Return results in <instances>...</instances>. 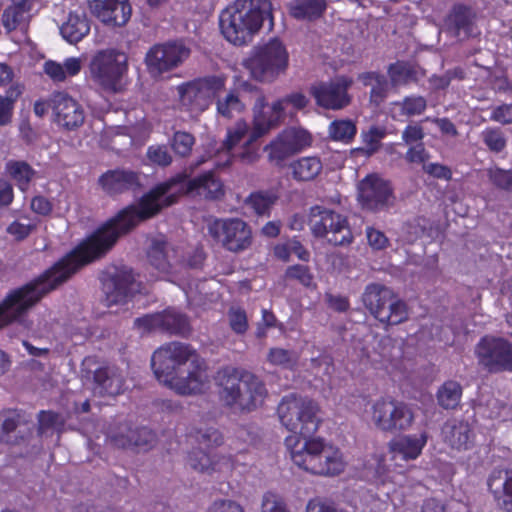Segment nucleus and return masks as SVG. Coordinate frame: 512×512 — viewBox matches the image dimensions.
Instances as JSON below:
<instances>
[{
	"instance_id": "obj_1",
	"label": "nucleus",
	"mask_w": 512,
	"mask_h": 512,
	"mask_svg": "<svg viewBox=\"0 0 512 512\" xmlns=\"http://www.w3.org/2000/svg\"><path fill=\"white\" fill-rule=\"evenodd\" d=\"M151 366L158 381L179 394L200 392L206 380L195 351L185 343L174 341L158 348Z\"/></svg>"
},
{
	"instance_id": "obj_2",
	"label": "nucleus",
	"mask_w": 512,
	"mask_h": 512,
	"mask_svg": "<svg viewBox=\"0 0 512 512\" xmlns=\"http://www.w3.org/2000/svg\"><path fill=\"white\" fill-rule=\"evenodd\" d=\"M273 25L272 5L269 0H236L219 16V27L224 38L235 46L252 41L265 20Z\"/></svg>"
},
{
	"instance_id": "obj_3",
	"label": "nucleus",
	"mask_w": 512,
	"mask_h": 512,
	"mask_svg": "<svg viewBox=\"0 0 512 512\" xmlns=\"http://www.w3.org/2000/svg\"><path fill=\"white\" fill-rule=\"evenodd\" d=\"M224 405L234 411L250 413L262 406L267 397L265 383L254 373L226 366L215 377Z\"/></svg>"
},
{
	"instance_id": "obj_4",
	"label": "nucleus",
	"mask_w": 512,
	"mask_h": 512,
	"mask_svg": "<svg viewBox=\"0 0 512 512\" xmlns=\"http://www.w3.org/2000/svg\"><path fill=\"white\" fill-rule=\"evenodd\" d=\"M285 446L294 464L312 474L333 476L344 469L340 451L320 438L290 435Z\"/></svg>"
},
{
	"instance_id": "obj_5",
	"label": "nucleus",
	"mask_w": 512,
	"mask_h": 512,
	"mask_svg": "<svg viewBox=\"0 0 512 512\" xmlns=\"http://www.w3.org/2000/svg\"><path fill=\"white\" fill-rule=\"evenodd\" d=\"M273 128L265 117H256V126L249 129L245 121H237L233 127L227 130L226 139L222 142L217 152H225L228 159L225 164L235 158L244 164H252L260 158L258 142L265 133Z\"/></svg>"
},
{
	"instance_id": "obj_6",
	"label": "nucleus",
	"mask_w": 512,
	"mask_h": 512,
	"mask_svg": "<svg viewBox=\"0 0 512 512\" xmlns=\"http://www.w3.org/2000/svg\"><path fill=\"white\" fill-rule=\"evenodd\" d=\"M277 412L281 424L293 432V435L300 437L312 436L321 422L318 404L312 399L294 393L283 397Z\"/></svg>"
},
{
	"instance_id": "obj_7",
	"label": "nucleus",
	"mask_w": 512,
	"mask_h": 512,
	"mask_svg": "<svg viewBox=\"0 0 512 512\" xmlns=\"http://www.w3.org/2000/svg\"><path fill=\"white\" fill-rule=\"evenodd\" d=\"M361 301L366 310L384 325H398L408 319L406 303L389 287L373 282L365 286Z\"/></svg>"
},
{
	"instance_id": "obj_8",
	"label": "nucleus",
	"mask_w": 512,
	"mask_h": 512,
	"mask_svg": "<svg viewBox=\"0 0 512 512\" xmlns=\"http://www.w3.org/2000/svg\"><path fill=\"white\" fill-rule=\"evenodd\" d=\"M288 52L278 39L253 48L250 56L243 61L251 77L260 82L270 83L288 66Z\"/></svg>"
},
{
	"instance_id": "obj_9",
	"label": "nucleus",
	"mask_w": 512,
	"mask_h": 512,
	"mask_svg": "<svg viewBox=\"0 0 512 512\" xmlns=\"http://www.w3.org/2000/svg\"><path fill=\"white\" fill-rule=\"evenodd\" d=\"M128 57L125 53L114 50H102L95 54L90 62L92 77L105 89L115 93L126 86Z\"/></svg>"
},
{
	"instance_id": "obj_10",
	"label": "nucleus",
	"mask_w": 512,
	"mask_h": 512,
	"mask_svg": "<svg viewBox=\"0 0 512 512\" xmlns=\"http://www.w3.org/2000/svg\"><path fill=\"white\" fill-rule=\"evenodd\" d=\"M207 231L218 245L232 253H241L253 243L252 229L241 218H215L207 224Z\"/></svg>"
},
{
	"instance_id": "obj_11",
	"label": "nucleus",
	"mask_w": 512,
	"mask_h": 512,
	"mask_svg": "<svg viewBox=\"0 0 512 512\" xmlns=\"http://www.w3.org/2000/svg\"><path fill=\"white\" fill-rule=\"evenodd\" d=\"M310 225L315 236L325 237L335 246L349 245L353 241L347 219L334 210L321 206L312 207Z\"/></svg>"
},
{
	"instance_id": "obj_12",
	"label": "nucleus",
	"mask_w": 512,
	"mask_h": 512,
	"mask_svg": "<svg viewBox=\"0 0 512 512\" xmlns=\"http://www.w3.org/2000/svg\"><path fill=\"white\" fill-rule=\"evenodd\" d=\"M371 418L379 430L397 433L408 430L412 426L415 416L407 403L381 398L372 405Z\"/></svg>"
},
{
	"instance_id": "obj_13",
	"label": "nucleus",
	"mask_w": 512,
	"mask_h": 512,
	"mask_svg": "<svg viewBox=\"0 0 512 512\" xmlns=\"http://www.w3.org/2000/svg\"><path fill=\"white\" fill-rule=\"evenodd\" d=\"M103 302L107 307L124 304L138 291V283L131 268L114 266L108 268L102 275Z\"/></svg>"
},
{
	"instance_id": "obj_14",
	"label": "nucleus",
	"mask_w": 512,
	"mask_h": 512,
	"mask_svg": "<svg viewBox=\"0 0 512 512\" xmlns=\"http://www.w3.org/2000/svg\"><path fill=\"white\" fill-rule=\"evenodd\" d=\"M475 354L479 364L491 373L512 371V343L502 337H482Z\"/></svg>"
},
{
	"instance_id": "obj_15",
	"label": "nucleus",
	"mask_w": 512,
	"mask_h": 512,
	"mask_svg": "<svg viewBox=\"0 0 512 512\" xmlns=\"http://www.w3.org/2000/svg\"><path fill=\"white\" fill-rule=\"evenodd\" d=\"M134 326L144 332L160 331L181 337H187L191 332L189 318L175 308L138 317L134 320Z\"/></svg>"
},
{
	"instance_id": "obj_16",
	"label": "nucleus",
	"mask_w": 512,
	"mask_h": 512,
	"mask_svg": "<svg viewBox=\"0 0 512 512\" xmlns=\"http://www.w3.org/2000/svg\"><path fill=\"white\" fill-rule=\"evenodd\" d=\"M352 84L351 78L338 76L334 80L311 85L309 93L319 107L334 111L342 110L351 103L352 98L348 90Z\"/></svg>"
},
{
	"instance_id": "obj_17",
	"label": "nucleus",
	"mask_w": 512,
	"mask_h": 512,
	"mask_svg": "<svg viewBox=\"0 0 512 512\" xmlns=\"http://www.w3.org/2000/svg\"><path fill=\"white\" fill-rule=\"evenodd\" d=\"M358 200L363 208L372 212L389 210L395 204L389 182L376 175H368L359 183Z\"/></svg>"
},
{
	"instance_id": "obj_18",
	"label": "nucleus",
	"mask_w": 512,
	"mask_h": 512,
	"mask_svg": "<svg viewBox=\"0 0 512 512\" xmlns=\"http://www.w3.org/2000/svg\"><path fill=\"white\" fill-rule=\"evenodd\" d=\"M190 55V49L180 41L166 42L152 47L146 54L149 72L158 76L170 71L184 62Z\"/></svg>"
},
{
	"instance_id": "obj_19",
	"label": "nucleus",
	"mask_w": 512,
	"mask_h": 512,
	"mask_svg": "<svg viewBox=\"0 0 512 512\" xmlns=\"http://www.w3.org/2000/svg\"><path fill=\"white\" fill-rule=\"evenodd\" d=\"M82 379L90 384L94 395L116 396L123 392L125 378L115 366L98 367L94 370L83 369Z\"/></svg>"
},
{
	"instance_id": "obj_20",
	"label": "nucleus",
	"mask_w": 512,
	"mask_h": 512,
	"mask_svg": "<svg viewBox=\"0 0 512 512\" xmlns=\"http://www.w3.org/2000/svg\"><path fill=\"white\" fill-rule=\"evenodd\" d=\"M225 77L208 76L188 86L183 94V101H189L194 109L203 111L210 99H217L225 92Z\"/></svg>"
},
{
	"instance_id": "obj_21",
	"label": "nucleus",
	"mask_w": 512,
	"mask_h": 512,
	"mask_svg": "<svg viewBox=\"0 0 512 512\" xmlns=\"http://www.w3.org/2000/svg\"><path fill=\"white\" fill-rule=\"evenodd\" d=\"M50 106L55 122L67 129L74 130L84 123L85 115L81 105L67 93L56 92L50 98Z\"/></svg>"
},
{
	"instance_id": "obj_22",
	"label": "nucleus",
	"mask_w": 512,
	"mask_h": 512,
	"mask_svg": "<svg viewBox=\"0 0 512 512\" xmlns=\"http://www.w3.org/2000/svg\"><path fill=\"white\" fill-rule=\"evenodd\" d=\"M89 10L104 24L123 26L131 16L128 0H88Z\"/></svg>"
},
{
	"instance_id": "obj_23",
	"label": "nucleus",
	"mask_w": 512,
	"mask_h": 512,
	"mask_svg": "<svg viewBox=\"0 0 512 512\" xmlns=\"http://www.w3.org/2000/svg\"><path fill=\"white\" fill-rule=\"evenodd\" d=\"M98 183L110 196L135 190L141 185L139 174L130 169L108 170L99 177Z\"/></svg>"
},
{
	"instance_id": "obj_24",
	"label": "nucleus",
	"mask_w": 512,
	"mask_h": 512,
	"mask_svg": "<svg viewBox=\"0 0 512 512\" xmlns=\"http://www.w3.org/2000/svg\"><path fill=\"white\" fill-rule=\"evenodd\" d=\"M475 20L476 13L470 6L455 4L445 17L444 26L446 31L455 37H459L461 33L465 37H470L473 34Z\"/></svg>"
},
{
	"instance_id": "obj_25",
	"label": "nucleus",
	"mask_w": 512,
	"mask_h": 512,
	"mask_svg": "<svg viewBox=\"0 0 512 512\" xmlns=\"http://www.w3.org/2000/svg\"><path fill=\"white\" fill-rule=\"evenodd\" d=\"M147 257L155 269L165 274L170 273L174 264L178 262L174 246L164 236H158L151 240Z\"/></svg>"
},
{
	"instance_id": "obj_26",
	"label": "nucleus",
	"mask_w": 512,
	"mask_h": 512,
	"mask_svg": "<svg viewBox=\"0 0 512 512\" xmlns=\"http://www.w3.org/2000/svg\"><path fill=\"white\" fill-rule=\"evenodd\" d=\"M487 484L501 507L512 512V472L495 469L489 475Z\"/></svg>"
},
{
	"instance_id": "obj_27",
	"label": "nucleus",
	"mask_w": 512,
	"mask_h": 512,
	"mask_svg": "<svg viewBox=\"0 0 512 512\" xmlns=\"http://www.w3.org/2000/svg\"><path fill=\"white\" fill-rule=\"evenodd\" d=\"M427 443V434L425 432L413 435H403L389 444L390 451L395 457L404 460H415L421 454L422 449Z\"/></svg>"
},
{
	"instance_id": "obj_28",
	"label": "nucleus",
	"mask_w": 512,
	"mask_h": 512,
	"mask_svg": "<svg viewBox=\"0 0 512 512\" xmlns=\"http://www.w3.org/2000/svg\"><path fill=\"white\" fill-rule=\"evenodd\" d=\"M90 31V23L84 12H70L60 26L62 37L69 43L81 41Z\"/></svg>"
},
{
	"instance_id": "obj_29",
	"label": "nucleus",
	"mask_w": 512,
	"mask_h": 512,
	"mask_svg": "<svg viewBox=\"0 0 512 512\" xmlns=\"http://www.w3.org/2000/svg\"><path fill=\"white\" fill-rule=\"evenodd\" d=\"M387 74L391 86L396 88L418 82L424 77L425 72L410 63L398 61L388 66Z\"/></svg>"
},
{
	"instance_id": "obj_30",
	"label": "nucleus",
	"mask_w": 512,
	"mask_h": 512,
	"mask_svg": "<svg viewBox=\"0 0 512 512\" xmlns=\"http://www.w3.org/2000/svg\"><path fill=\"white\" fill-rule=\"evenodd\" d=\"M309 102V98L301 92L287 94L272 104L271 115L266 118V121L272 127H275L284 119L286 105H291L297 110H302L307 107Z\"/></svg>"
},
{
	"instance_id": "obj_31",
	"label": "nucleus",
	"mask_w": 512,
	"mask_h": 512,
	"mask_svg": "<svg viewBox=\"0 0 512 512\" xmlns=\"http://www.w3.org/2000/svg\"><path fill=\"white\" fill-rule=\"evenodd\" d=\"M30 10L29 0H12V4L4 9L1 18L5 30L11 32L24 25L29 18Z\"/></svg>"
},
{
	"instance_id": "obj_32",
	"label": "nucleus",
	"mask_w": 512,
	"mask_h": 512,
	"mask_svg": "<svg viewBox=\"0 0 512 512\" xmlns=\"http://www.w3.org/2000/svg\"><path fill=\"white\" fill-rule=\"evenodd\" d=\"M326 9V0H291L288 3L289 14L297 20L313 21L322 16Z\"/></svg>"
},
{
	"instance_id": "obj_33",
	"label": "nucleus",
	"mask_w": 512,
	"mask_h": 512,
	"mask_svg": "<svg viewBox=\"0 0 512 512\" xmlns=\"http://www.w3.org/2000/svg\"><path fill=\"white\" fill-rule=\"evenodd\" d=\"M359 80L365 86H371L370 102L376 107L380 106L388 96L390 79L378 72H366L359 75Z\"/></svg>"
},
{
	"instance_id": "obj_34",
	"label": "nucleus",
	"mask_w": 512,
	"mask_h": 512,
	"mask_svg": "<svg viewBox=\"0 0 512 512\" xmlns=\"http://www.w3.org/2000/svg\"><path fill=\"white\" fill-rule=\"evenodd\" d=\"M32 424V416L22 410L0 412V427L5 434H10L17 429L19 433H25L30 430Z\"/></svg>"
},
{
	"instance_id": "obj_35",
	"label": "nucleus",
	"mask_w": 512,
	"mask_h": 512,
	"mask_svg": "<svg viewBox=\"0 0 512 512\" xmlns=\"http://www.w3.org/2000/svg\"><path fill=\"white\" fill-rule=\"evenodd\" d=\"M442 433L445 442L452 448H467L471 433L468 423L463 421L447 422L442 428Z\"/></svg>"
},
{
	"instance_id": "obj_36",
	"label": "nucleus",
	"mask_w": 512,
	"mask_h": 512,
	"mask_svg": "<svg viewBox=\"0 0 512 512\" xmlns=\"http://www.w3.org/2000/svg\"><path fill=\"white\" fill-rule=\"evenodd\" d=\"M216 109L219 115L227 119L243 112L245 103L241 92L238 89L225 91L216 99Z\"/></svg>"
},
{
	"instance_id": "obj_37",
	"label": "nucleus",
	"mask_w": 512,
	"mask_h": 512,
	"mask_svg": "<svg viewBox=\"0 0 512 512\" xmlns=\"http://www.w3.org/2000/svg\"><path fill=\"white\" fill-rule=\"evenodd\" d=\"M278 198L273 190H258L247 196L244 204L258 216H269Z\"/></svg>"
},
{
	"instance_id": "obj_38",
	"label": "nucleus",
	"mask_w": 512,
	"mask_h": 512,
	"mask_svg": "<svg viewBox=\"0 0 512 512\" xmlns=\"http://www.w3.org/2000/svg\"><path fill=\"white\" fill-rule=\"evenodd\" d=\"M463 394L462 385L455 380L445 381L437 390V404L445 410H455L460 406Z\"/></svg>"
},
{
	"instance_id": "obj_39",
	"label": "nucleus",
	"mask_w": 512,
	"mask_h": 512,
	"mask_svg": "<svg viewBox=\"0 0 512 512\" xmlns=\"http://www.w3.org/2000/svg\"><path fill=\"white\" fill-rule=\"evenodd\" d=\"M81 70V61L78 58H67L64 64L53 60L44 63V72L54 81L63 82L67 76H75Z\"/></svg>"
},
{
	"instance_id": "obj_40",
	"label": "nucleus",
	"mask_w": 512,
	"mask_h": 512,
	"mask_svg": "<svg viewBox=\"0 0 512 512\" xmlns=\"http://www.w3.org/2000/svg\"><path fill=\"white\" fill-rule=\"evenodd\" d=\"M5 169L22 192L28 190L36 174V171L25 161L10 160L6 163Z\"/></svg>"
},
{
	"instance_id": "obj_41",
	"label": "nucleus",
	"mask_w": 512,
	"mask_h": 512,
	"mask_svg": "<svg viewBox=\"0 0 512 512\" xmlns=\"http://www.w3.org/2000/svg\"><path fill=\"white\" fill-rule=\"evenodd\" d=\"M293 178L297 181L313 180L322 170V163L317 157H303L290 164Z\"/></svg>"
},
{
	"instance_id": "obj_42",
	"label": "nucleus",
	"mask_w": 512,
	"mask_h": 512,
	"mask_svg": "<svg viewBox=\"0 0 512 512\" xmlns=\"http://www.w3.org/2000/svg\"><path fill=\"white\" fill-rule=\"evenodd\" d=\"M188 464L192 469L208 475L221 470L219 458L216 455H209L202 449H196L189 453Z\"/></svg>"
},
{
	"instance_id": "obj_43",
	"label": "nucleus",
	"mask_w": 512,
	"mask_h": 512,
	"mask_svg": "<svg viewBox=\"0 0 512 512\" xmlns=\"http://www.w3.org/2000/svg\"><path fill=\"white\" fill-rule=\"evenodd\" d=\"M480 139L488 151L495 154L502 153L508 143L505 132L500 127H486L480 133Z\"/></svg>"
},
{
	"instance_id": "obj_44",
	"label": "nucleus",
	"mask_w": 512,
	"mask_h": 512,
	"mask_svg": "<svg viewBox=\"0 0 512 512\" xmlns=\"http://www.w3.org/2000/svg\"><path fill=\"white\" fill-rule=\"evenodd\" d=\"M328 133L331 139L349 143L355 137L357 128L350 119H337L330 123Z\"/></svg>"
},
{
	"instance_id": "obj_45",
	"label": "nucleus",
	"mask_w": 512,
	"mask_h": 512,
	"mask_svg": "<svg viewBox=\"0 0 512 512\" xmlns=\"http://www.w3.org/2000/svg\"><path fill=\"white\" fill-rule=\"evenodd\" d=\"M132 427L128 422H119L112 426L108 432V439L117 448H131Z\"/></svg>"
},
{
	"instance_id": "obj_46",
	"label": "nucleus",
	"mask_w": 512,
	"mask_h": 512,
	"mask_svg": "<svg viewBox=\"0 0 512 512\" xmlns=\"http://www.w3.org/2000/svg\"><path fill=\"white\" fill-rule=\"evenodd\" d=\"M131 448L147 451L156 443V434L148 427H136L131 432Z\"/></svg>"
},
{
	"instance_id": "obj_47",
	"label": "nucleus",
	"mask_w": 512,
	"mask_h": 512,
	"mask_svg": "<svg viewBox=\"0 0 512 512\" xmlns=\"http://www.w3.org/2000/svg\"><path fill=\"white\" fill-rule=\"evenodd\" d=\"M386 136V129L378 126H371L363 131L361 137L365 147L362 148L367 155L376 153L381 147V140Z\"/></svg>"
},
{
	"instance_id": "obj_48",
	"label": "nucleus",
	"mask_w": 512,
	"mask_h": 512,
	"mask_svg": "<svg viewBox=\"0 0 512 512\" xmlns=\"http://www.w3.org/2000/svg\"><path fill=\"white\" fill-rule=\"evenodd\" d=\"M265 150L269 151V159L276 164H280L283 160L295 154L292 146H290L289 142L283 135H280L277 140L273 141L270 145H267Z\"/></svg>"
},
{
	"instance_id": "obj_49",
	"label": "nucleus",
	"mask_w": 512,
	"mask_h": 512,
	"mask_svg": "<svg viewBox=\"0 0 512 512\" xmlns=\"http://www.w3.org/2000/svg\"><path fill=\"white\" fill-rule=\"evenodd\" d=\"M267 359L273 365L291 369L296 365L298 361V355L293 350L271 348L269 350Z\"/></svg>"
},
{
	"instance_id": "obj_50",
	"label": "nucleus",
	"mask_w": 512,
	"mask_h": 512,
	"mask_svg": "<svg viewBox=\"0 0 512 512\" xmlns=\"http://www.w3.org/2000/svg\"><path fill=\"white\" fill-rule=\"evenodd\" d=\"M195 144V137L185 131H176L170 140V145L175 154L180 157H187L192 151V147Z\"/></svg>"
},
{
	"instance_id": "obj_51",
	"label": "nucleus",
	"mask_w": 512,
	"mask_h": 512,
	"mask_svg": "<svg viewBox=\"0 0 512 512\" xmlns=\"http://www.w3.org/2000/svg\"><path fill=\"white\" fill-rule=\"evenodd\" d=\"M195 441L206 448H212L222 445L223 435L214 427L196 429L193 433Z\"/></svg>"
},
{
	"instance_id": "obj_52",
	"label": "nucleus",
	"mask_w": 512,
	"mask_h": 512,
	"mask_svg": "<svg viewBox=\"0 0 512 512\" xmlns=\"http://www.w3.org/2000/svg\"><path fill=\"white\" fill-rule=\"evenodd\" d=\"M487 175L495 187L512 192V168L503 169L500 167H492L487 170Z\"/></svg>"
},
{
	"instance_id": "obj_53",
	"label": "nucleus",
	"mask_w": 512,
	"mask_h": 512,
	"mask_svg": "<svg viewBox=\"0 0 512 512\" xmlns=\"http://www.w3.org/2000/svg\"><path fill=\"white\" fill-rule=\"evenodd\" d=\"M397 105L402 115L411 117L422 114L427 107V101L423 96H407Z\"/></svg>"
},
{
	"instance_id": "obj_54",
	"label": "nucleus",
	"mask_w": 512,
	"mask_h": 512,
	"mask_svg": "<svg viewBox=\"0 0 512 512\" xmlns=\"http://www.w3.org/2000/svg\"><path fill=\"white\" fill-rule=\"evenodd\" d=\"M148 160L155 165L167 167L172 163V155L165 145H152L147 149Z\"/></svg>"
},
{
	"instance_id": "obj_55",
	"label": "nucleus",
	"mask_w": 512,
	"mask_h": 512,
	"mask_svg": "<svg viewBox=\"0 0 512 512\" xmlns=\"http://www.w3.org/2000/svg\"><path fill=\"white\" fill-rule=\"evenodd\" d=\"M282 135L289 142L290 146H292L295 153H298L305 146L310 144V135L304 130L292 129L285 131Z\"/></svg>"
},
{
	"instance_id": "obj_56",
	"label": "nucleus",
	"mask_w": 512,
	"mask_h": 512,
	"mask_svg": "<svg viewBox=\"0 0 512 512\" xmlns=\"http://www.w3.org/2000/svg\"><path fill=\"white\" fill-rule=\"evenodd\" d=\"M285 277L287 279L297 280L307 287L311 285L313 280L309 267L301 264L289 266L285 272Z\"/></svg>"
},
{
	"instance_id": "obj_57",
	"label": "nucleus",
	"mask_w": 512,
	"mask_h": 512,
	"mask_svg": "<svg viewBox=\"0 0 512 512\" xmlns=\"http://www.w3.org/2000/svg\"><path fill=\"white\" fill-rule=\"evenodd\" d=\"M489 118L503 126L512 124V103H502L492 107Z\"/></svg>"
},
{
	"instance_id": "obj_58",
	"label": "nucleus",
	"mask_w": 512,
	"mask_h": 512,
	"mask_svg": "<svg viewBox=\"0 0 512 512\" xmlns=\"http://www.w3.org/2000/svg\"><path fill=\"white\" fill-rule=\"evenodd\" d=\"M262 512H288V510L280 496L268 492L263 496Z\"/></svg>"
},
{
	"instance_id": "obj_59",
	"label": "nucleus",
	"mask_w": 512,
	"mask_h": 512,
	"mask_svg": "<svg viewBox=\"0 0 512 512\" xmlns=\"http://www.w3.org/2000/svg\"><path fill=\"white\" fill-rule=\"evenodd\" d=\"M366 237L369 246L374 250H383L389 246V239L386 235L373 227L366 228Z\"/></svg>"
},
{
	"instance_id": "obj_60",
	"label": "nucleus",
	"mask_w": 512,
	"mask_h": 512,
	"mask_svg": "<svg viewBox=\"0 0 512 512\" xmlns=\"http://www.w3.org/2000/svg\"><path fill=\"white\" fill-rule=\"evenodd\" d=\"M306 512H348L347 510L321 498L311 499L306 506Z\"/></svg>"
},
{
	"instance_id": "obj_61",
	"label": "nucleus",
	"mask_w": 512,
	"mask_h": 512,
	"mask_svg": "<svg viewBox=\"0 0 512 512\" xmlns=\"http://www.w3.org/2000/svg\"><path fill=\"white\" fill-rule=\"evenodd\" d=\"M456 506H459L456 502L444 503L435 498H430L424 501L422 506V512H457Z\"/></svg>"
},
{
	"instance_id": "obj_62",
	"label": "nucleus",
	"mask_w": 512,
	"mask_h": 512,
	"mask_svg": "<svg viewBox=\"0 0 512 512\" xmlns=\"http://www.w3.org/2000/svg\"><path fill=\"white\" fill-rule=\"evenodd\" d=\"M229 323L232 330L238 334H242L247 330V316L244 310L231 309L229 311Z\"/></svg>"
},
{
	"instance_id": "obj_63",
	"label": "nucleus",
	"mask_w": 512,
	"mask_h": 512,
	"mask_svg": "<svg viewBox=\"0 0 512 512\" xmlns=\"http://www.w3.org/2000/svg\"><path fill=\"white\" fill-rule=\"evenodd\" d=\"M423 128L418 124L408 125L402 132V140L408 146L422 143L424 138Z\"/></svg>"
},
{
	"instance_id": "obj_64",
	"label": "nucleus",
	"mask_w": 512,
	"mask_h": 512,
	"mask_svg": "<svg viewBox=\"0 0 512 512\" xmlns=\"http://www.w3.org/2000/svg\"><path fill=\"white\" fill-rule=\"evenodd\" d=\"M209 512H244L242 507L235 501L219 499L212 503Z\"/></svg>"
}]
</instances>
